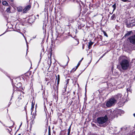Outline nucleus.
<instances>
[{
    "label": "nucleus",
    "instance_id": "nucleus-33",
    "mask_svg": "<svg viewBox=\"0 0 135 135\" xmlns=\"http://www.w3.org/2000/svg\"><path fill=\"white\" fill-rule=\"evenodd\" d=\"M3 35V34H1V35Z\"/></svg>",
    "mask_w": 135,
    "mask_h": 135
},
{
    "label": "nucleus",
    "instance_id": "nucleus-8",
    "mask_svg": "<svg viewBox=\"0 0 135 135\" xmlns=\"http://www.w3.org/2000/svg\"><path fill=\"white\" fill-rule=\"evenodd\" d=\"M81 62V60H80V61H79V62L77 65V66H76V68L75 69L74 68L73 69H72V70L73 71H75L76 70V69L78 68V67L79 66V65H80Z\"/></svg>",
    "mask_w": 135,
    "mask_h": 135
},
{
    "label": "nucleus",
    "instance_id": "nucleus-20",
    "mask_svg": "<svg viewBox=\"0 0 135 135\" xmlns=\"http://www.w3.org/2000/svg\"><path fill=\"white\" fill-rule=\"evenodd\" d=\"M104 35L106 36L107 37H108V35H107V33H106L105 32H104Z\"/></svg>",
    "mask_w": 135,
    "mask_h": 135
},
{
    "label": "nucleus",
    "instance_id": "nucleus-5",
    "mask_svg": "<svg viewBox=\"0 0 135 135\" xmlns=\"http://www.w3.org/2000/svg\"><path fill=\"white\" fill-rule=\"evenodd\" d=\"M128 39L131 43L135 44V35L130 37L128 38Z\"/></svg>",
    "mask_w": 135,
    "mask_h": 135
},
{
    "label": "nucleus",
    "instance_id": "nucleus-2",
    "mask_svg": "<svg viewBox=\"0 0 135 135\" xmlns=\"http://www.w3.org/2000/svg\"><path fill=\"white\" fill-rule=\"evenodd\" d=\"M108 120V118L106 116L99 117L97 119V122L100 125L105 124Z\"/></svg>",
    "mask_w": 135,
    "mask_h": 135
},
{
    "label": "nucleus",
    "instance_id": "nucleus-9",
    "mask_svg": "<svg viewBox=\"0 0 135 135\" xmlns=\"http://www.w3.org/2000/svg\"><path fill=\"white\" fill-rule=\"evenodd\" d=\"M122 95L120 94H119L116 96L115 98L116 99H120Z\"/></svg>",
    "mask_w": 135,
    "mask_h": 135
},
{
    "label": "nucleus",
    "instance_id": "nucleus-37",
    "mask_svg": "<svg viewBox=\"0 0 135 135\" xmlns=\"http://www.w3.org/2000/svg\"><path fill=\"white\" fill-rule=\"evenodd\" d=\"M45 33L46 32V30L45 31Z\"/></svg>",
    "mask_w": 135,
    "mask_h": 135
},
{
    "label": "nucleus",
    "instance_id": "nucleus-19",
    "mask_svg": "<svg viewBox=\"0 0 135 135\" xmlns=\"http://www.w3.org/2000/svg\"><path fill=\"white\" fill-rule=\"evenodd\" d=\"M34 105L32 103V104L31 109H33L34 108Z\"/></svg>",
    "mask_w": 135,
    "mask_h": 135
},
{
    "label": "nucleus",
    "instance_id": "nucleus-14",
    "mask_svg": "<svg viewBox=\"0 0 135 135\" xmlns=\"http://www.w3.org/2000/svg\"><path fill=\"white\" fill-rule=\"evenodd\" d=\"M112 7L113 8V12H112V13H113V12L116 9V4H114L112 5Z\"/></svg>",
    "mask_w": 135,
    "mask_h": 135
},
{
    "label": "nucleus",
    "instance_id": "nucleus-16",
    "mask_svg": "<svg viewBox=\"0 0 135 135\" xmlns=\"http://www.w3.org/2000/svg\"><path fill=\"white\" fill-rule=\"evenodd\" d=\"M57 84H59V82L60 80V77L59 75H57Z\"/></svg>",
    "mask_w": 135,
    "mask_h": 135
},
{
    "label": "nucleus",
    "instance_id": "nucleus-6",
    "mask_svg": "<svg viewBox=\"0 0 135 135\" xmlns=\"http://www.w3.org/2000/svg\"><path fill=\"white\" fill-rule=\"evenodd\" d=\"M31 7V5H29L27 6L23 10V13H26L27 11H28L30 9Z\"/></svg>",
    "mask_w": 135,
    "mask_h": 135
},
{
    "label": "nucleus",
    "instance_id": "nucleus-11",
    "mask_svg": "<svg viewBox=\"0 0 135 135\" xmlns=\"http://www.w3.org/2000/svg\"><path fill=\"white\" fill-rule=\"evenodd\" d=\"M93 43L91 42V41H90L88 43V48L89 49H90L91 47V46L93 44Z\"/></svg>",
    "mask_w": 135,
    "mask_h": 135
},
{
    "label": "nucleus",
    "instance_id": "nucleus-27",
    "mask_svg": "<svg viewBox=\"0 0 135 135\" xmlns=\"http://www.w3.org/2000/svg\"><path fill=\"white\" fill-rule=\"evenodd\" d=\"M83 59V58H82L81 59V61Z\"/></svg>",
    "mask_w": 135,
    "mask_h": 135
},
{
    "label": "nucleus",
    "instance_id": "nucleus-24",
    "mask_svg": "<svg viewBox=\"0 0 135 135\" xmlns=\"http://www.w3.org/2000/svg\"><path fill=\"white\" fill-rule=\"evenodd\" d=\"M9 1L12 2H13V0H9Z\"/></svg>",
    "mask_w": 135,
    "mask_h": 135
},
{
    "label": "nucleus",
    "instance_id": "nucleus-3",
    "mask_svg": "<svg viewBox=\"0 0 135 135\" xmlns=\"http://www.w3.org/2000/svg\"><path fill=\"white\" fill-rule=\"evenodd\" d=\"M116 101V100L114 98H111L107 102L106 104V106L108 107H110L114 105Z\"/></svg>",
    "mask_w": 135,
    "mask_h": 135
},
{
    "label": "nucleus",
    "instance_id": "nucleus-17",
    "mask_svg": "<svg viewBox=\"0 0 135 135\" xmlns=\"http://www.w3.org/2000/svg\"><path fill=\"white\" fill-rule=\"evenodd\" d=\"M10 7L8 8L7 9V11L8 13H10L11 12V11H10Z\"/></svg>",
    "mask_w": 135,
    "mask_h": 135
},
{
    "label": "nucleus",
    "instance_id": "nucleus-15",
    "mask_svg": "<svg viewBox=\"0 0 135 135\" xmlns=\"http://www.w3.org/2000/svg\"><path fill=\"white\" fill-rule=\"evenodd\" d=\"M115 15L114 14L111 17V19L112 20H114L115 19Z\"/></svg>",
    "mask_w": 135,
    "mask_h": 135
},
{
    "label": "nucleus",
    "instance_id": "nucleus-28",
    "mask_svg": "<svg viewBox=\"0 0 135 135\" xmlns=\"http://www.w3.org/2000/svg\"><path fill=\"white\" fill-rule=\"evenodd\" d=\"M22 124V123H21V125H20V126Z\"/></svg>",
    "mask_w": 135,
    "mask_h": 135
},
{
    "label": "nucleus",
    "instance_id": "nucleus-13",
    "mask_svg": "<svg viewBox=\"0 0 135 135\" xmlns=\"http://www.w3.org/2000/svg\"><path fill=\"white\" fill-rule=\"evenodd\" d=\"M131 33V31L128 32L127 33H126L124 36V37H126L127 36H128L130 35Z\"/></svg>",
    "mask_w": 135,
    "mask_h": 135
},
{
    "label": "nucleus",
    "instance_id": "nucleus-23",
    "mask_svg": "<svg viewBox=\"0 0 135 135\" xmlns=\"http://www.w3.org/2000/svg\"><path fill=\"white\" fill-rule=\"evenodd\" d=\"M89 135H97L96 134H90Z\"/></svg>",
    "mask_w": 135,
    "mask_h": 135
},
{
    "label": "nucleus",
    "instance_id": "nucleus-31",
    "mask_svg": "<svg viewBox=\"0 0 135 135\" xmlns=\"http://www.w3.org/2000/svg\"><path fill=\"white\" fill-rule=\"evenodd\" d=\"M36 37V36H35V37H34L33 38H35Z\"/></svg>",
    "mask_w": 135,
    "mask_h": 135
},
{
    "label": "nucleus",
    "instance_id": "nucleus-12",
    "mask_svg": "<svg viewBox=\"0 0 135 135\" xmlns=\"http://www.w3.org/2000/svg\"><path fill=\"white\" fill-rule=\"evenodd\" d=\"M3 4L4 5L6 6H8V3L6 1H4L2 2Z\"/></svg>",
    "mask_w": 135,
    "mask_h": 135
},
{
    "label": "nucleus",
    "instance_id": "nucleus-4",
    "mask_svg": "<svg viewBox=\"0 0 135 135\" xmlns=\"http://www.w3.org/2000/svg\"><path fill=\"white\" fill-rule=\"evenodd\" d=\"M106 114L104 116H106L107 118L108 119L109 118H113L112 111L110 109L107 110L106 112Z\"/></svg>",
    "mask_w": 135,
    "mask_h": 135
},
{
    "label": "nucleus",
    "instance_id": "nucleus-30",
    "mask_svg": "<svg viewBox=\"0 0 135 135\" xmlns=\"http://www.w3.org/2000/svg\"><path fill=\"white\" fill-rule=\"evenodd\" d=\"M18 135H21L20 134H19Z\"/></svg>",
    "mask_w": 135,
    "mask_h": 135
},
{
    "label": "nucleus",
    "instance_id": "nucleus-18",
    "mask_svg": "<svg viewBox=\"0 0 135 135\" xmlns=\"http://www.w3.org/2000/svg\"><path fill=\"white\" fill-rule=\"evenodd\" d=\"M71 125L69 127V128L68 129V131H70L71 128Z\"/></svg>",
    "mask_w": 135,
    "mask_h": 135
},
{
    "label": "nucleus",
    "instance_id": "nucleus-32",
    "mask_svg": "<svg viewBox=\"0 0 135 135\" xmlns=\"http://www.w3.org/2000/svg\"><path fill=\"white\" fill-rule=\"evenodd\" d=\"M83 49H84V47H83Z\"/></svg>",
    "mask_w": 135,
    "mask_h": 135
},
{
    "label": "nucleus",
    "instance_id": "nucleus-10",
    "mask_svg": "<svg viewBox=\"0 0 135 135\" xmlns=\"http://www.w3.org/2000/svg\"><path fill=\"white\" fill-rule=\"evenodd\" d=\"M17 11L19 12L22 11L23 10V8L22 7L19 6L17 8Z\"/></svg>",
    "mask_w": 135,
    "mask_h": 135
},
{
    "label": "nucleus",
    "instance_id": "nucleus-36",
    "mask_svg": "<svg viewBox=\"0 0 135 135\" xmlns=\"http://www.w3.org/2000/svg\"><path fill=\"white\" fill-rule=\"evenodd\" d=\"M28 45H27V46L28 47Z\"/></svg>",
    "mask_w": 135,
    "mask_h": 135
},
{
    "label": "nucleus",
    "instance_id": "nucleus-38",
    "mask_svg": "<svg viewBox=\"0 0 135 135\" xmlns=\"http://www.w3.org/2000/svg\"><path fill=\"white\" fill-rule=\"evenodd\" d=\"M26 43H27V41H26Z\"/></svg>",
    "mask_w": 135,
    "mask_h": 135
},
{
    "label": "nucleus",
    "instance_id": "nucleus-21",
    "mask_svg": "<svg viewBox=\"0 0 135 135\" xmlns=\"http://www.w3.org/2000/svg\"><path fill=\"white\" fill-rule=\"evenodd\" d=\"M70 131H68V135H70Z\"/></svg>",
    "mask_w": 135,
    "mask_h": 135
},
{
    "label": "nucleus",
    "instance_id": "nucleus-26",
    "mask_svg": "<svg viewBox=\"0 0 135 135\" xmlns=\"http://www.w3.org/2000/svg\"><path fill=\"white\" fill-rule=\"evenodd\" d=\"M133 115L134 117H135V113L133 114Z\"/></svg>",
    "mask_w": 135,
    "mask_h": 135
},
{
    "label": "nucleus",
    "instance_id": "nucleus-34",
    "mask_svg": "<svg viewBox=\"0 0 135 135\" xmlns=\"http://www.w3.org/2000/svg\"><path fill=\"white\" fill-rule=\"evenodd\" d=\"M3 35V34H1V35Z\"/></svg>",
    "mask_w": 135,
    "mask_h": 135
},
{
    "label": "nucleus",
    "instance_id": "nucleus-1",
    "mask_svg": "<svg viewBox=\"0 0 135 135\" xmlns=\"http://www.w3.org/2000/svg\"><path fill=\"white\" fill-rule=\"evenodd\" d=\"M120 64L123 70H127L130 66V63L129 61L126 59L122 60L120 62Z\"/></svg>",
    "mask_w": 135,
    "mask_h": 135
},
{
    "label": "nucleus",
    "instance_id": "nucleus-25",
    "mask_svg": "<svg viewBox=\"0 0 135 135\" xmlns=\"http://www.w3.org/2000/svg\"><path fill=\"white\" fill-rule=\"evenodd\" d=\"M48 135H51V134H50V132H49V133L48 134Z\"/></svg>",
    "mask_w": 135,
    "mask_h": 135
},
{
    "label": "nucleus",
    "instance_id": "nucleus-22",
    "mask_svg": "<svg viewBox=\"0 0 135 135\" xmlns=\"http://www.w3.org/2000/svg\"><path fill=\"white\" fill-rule=\"evenodd\" d=\"M69 79H68L67 81V84L68 83Z\"/></svg>",
    "mask_w": 135,
    "mask_h": 135
},
{
    "label": "nucleus",
    "instance_id": "nucleus-29",
    "mask_svg": "<svg viewBox=\"0 0 135 135\" xmlns=\"http://www.w3.org/2000/svg\"><path fill=\"white\" fill-rule=\"evenodd\" d=\"M10 104H11V103H10V104H9V105Z\"/></svg>",
    "mask_w": 135,
    "mask_h": 135
},
{
    "label": "nucleus",
    "instance_id": "nucleus-35",
    "mask_svg": "<svg viewBox=\"0 0 135 135\" xmlns=\"http://www.w3.org/2000/svg\"><path fill=\"white\" fill-rule=\"evenodd\" d=\"M3 35V34H1V35Z\"/></svg>",
    "mask_w": 135,
    "mask_h": 135
},
{
    "label": "nucleus",
    "instance_id": "nucleus-7",
    "mask_svg": "<svg viewBox=\"0 0 135 135\" xmlns=\"http://www.w3.org/2000/svg\"><path fill=\"white\" fill-rule=\"evenodd\" d=\"M127 27H130L135 26V22L132 20L131 22L127 24Z\"/></svg>",
    "mask_w": 135,
    "mask_h": 135
}]
</instances>
